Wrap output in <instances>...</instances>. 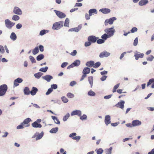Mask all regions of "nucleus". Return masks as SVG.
<instances>
[{
	"label": "nucleus",
	"instance_id": "obj_60",
	"mask_svg": "<svg viewBox=\"0 0 154 154\" xmlns=\"http://www.w3.org/2000/svg\"><path fill=\"white\" fill-rule=\"evenodd\" d=\"M51 87L52 89H56L57 88V85L56 84H53L51 85Z\"/></svg>",
	"mask_w": 154,
	"mask_h": 154
},
{
	"label": "nucleus",
	"instance_id": "obj_25",
	"mask_svg": "<svg viewBox=\"0 0 154 154\" xmlns=\"http://www.w3.org/2000/svg\"><path fill=\"white\" fill-rule=\"evenodd\" d=\"M88 81L91 85V87H92L93 84V77L92 76H89L88 78Z\"/></svg>",
	"mask_w": 154,
	"mask_h": 154
},
{
	"label": "nucleus",
	"instance_id": "obj_46",
	"mask_svg": "<svg viewBox=\"0 0 154 154\" xmlns=\"http://www.w3.org/2000/svg\"><path fill=\"white\" fill-rule=\"evenodd\" d=\"M24 127H26L24 126V125L23 124L22 122L20 124V125H18L17 127V129H22Z\"/></svg>",
	"mask_w": 154,
	"mask_h": 154
},
{
	"label": "nucleus",
	"instance_id": "obj_13",
	"mask_svg": "<svg viewBox=\"0 0 154 154\" xmlns=\"http://www.w3.org/2000/svg\"><path fill=\"white\" fill-rule=\"evenodd\" d=\"M105 122L107 125L111 123L110 117L109 115H107L105 116Z\"/></svg>",
	"mask_w": 154,
	"mask_h": 154
},
{
	"label": "nucleus",
	"instance_id": "obj_58",
	"mask_svg": "<svg viewBox=\"0 0 154 154\" xmlns=\"http://www.w3.org/2000/svg\"><path fill=\"white\" fill-rule=\"evenodd\" d=\"M76 135V134L75 133H73L69 135V137H70L72 138H72L74 137H75Z\"/></svg>",
	"mask_w": 154,
	"mask_h": 154
},
{
	"label": "nucleus",
	"instance_id": "obj_51",
	"mask_svg": "<svg viewBox=\"0 0 154 154\" xmlns=\"http://www.w3.org/2000/svg\"><path fill=\"white\" fill-rule=\"evenodd\" d=\"M29 58L32 63H35L36 62V61L33 57L30 56H29Z\"/></svg>",
	"mask_w": 154,
	"mask_h": 154
},
{
	"label": "nucleus",
	"instance_id": "obj_54",
	"mask_svg": "<svg viewBox=\"0 0 154 154\" xmlns=\"http://www.w3.org/2000/svg\"><path fill=\"white\" fill-rule=\"evenodd\" d=\"M91 43L89 41L86 42H85V47L88 46H90L91 45Z\"/></svg>",
	"mask_w": 154,
	"mask_h": 154
},
{
	"label": "nucleus",
	"instance_id": "obj_27",
	"mask_svg": "<svg viewBox=\"0 0 154 154\" xmlns=\"http://www.w3.org/2000/svg\"><path fill=\"white\" fill-rule=\"evenodd\" d=\"M24 92L26 95H29L30 94L29 88L27 87H25L24 90Z\"/></svg>",
	"mask_w": 154,
	"mask_h": 154
},
{
	"label": "nucleus",
	"instance_id": "obj_42",
	"mask_svg": "<svg viewBox=\"0 0 154 154\" xmlns=\"http://www.w3.org/2000/svg\"><path fill=\"white\" fill-rule=\"evenodd\" d=\"M108 38H109V37H108V35L106 33H105L101 36V38L103 40H106Z\"/></svg>",
	"mask_w": 154,
	"mask_h": 154
},
{
	"label": "nucleus",
	"instance_id": "obj_9",
	"mask_svg": "<svg viewBox=\"0 0 154 154\" xmlns=\"http://www.w3.org/2000/svg\"><path fill=\"white\" fill-rule=\"evenodd\" d=\"M54 11L55 12L56 15L60 18H62L65 17L66 16L64 13H63L61 12L56 10H54Z\"/></svg>",
	"mask_w": 154,
	"mask_h": 154
},
{
	"label": "nucleus",
	"instance_id": "obj_29",
	"mask_svg": "<svg viewBox=\"0 0 154 154\" xmlns=\"http://www.w3.org/2000/svg\"><path fill=\"white\" fill-rule=\"evenodd\" d=\"M51 117L52 119L54 120L55 123L57 124H60V122L57 117L55 116H52Z\"/></svg>",
	"mask_w": 154,
	"mask_h": 154
},
{
	"label": "nucleus",
	"instance_id": "obj_50",
	"mask_svg": "<svg viewBox=\"0 0 154 154\" xmlns=\"http://www.w3.org/2000/svg\"><path fill=\"white\" fill-rule=\"evenodd\" d=\"M67 97L70 98H72L74 97V95L73 94H72L71 93H69L67 94Z\"/></svg>",
	"mask_w": 154,
	"mask_h": 154
},
{
	"label": "nucleus",
	"instance_id": "obj_1",
	"mask_svg": "<svg viewBox=\"0 0 154 154\" xmlns=\"http://www.w3.org/2000/svg\"><path fill=\"white\" fill-rule=\"evenodd\" d=\"M8 89V87L6 85L3 84L0 86V96L4 95L6 93Z\"/></svg>",
	"mask_w": 154,
	"mask_h": 154
},
{
	"label": "nucleus",
	"instance_id": "obj_20",
	"mask_svg": "<svg viewBox=\"0 0 154 154\" xmlns=\"http://www.w3.org/2000/svg\"><path fill=\"white\" fill-rule=\"evenodd\" d=\"M32 126L34 128H41L42 127V125L39 123H38L36 122H35L32 124Z\"/></svg>",
	"mask_w": 154,
	"mask_h": 154
},
{
	"label": "nucleus",
	"instance_id": "obj_15",
	"mask_svg": "<svg viewBox=\"0 0 154 154\" xmlns=\"http://www.w3.org/2000/svg\"><path fill=\"white\" fill-rule=\"evenodd\" d=\"M152 84L151 87V88H154V79H150L147 84V86L148 87Z\"/></svg>",
	"mask_w": 154,
	"mask_h": 154
},
{
	"label": "nucleus",
	"instance_id": "obj_56",
	"mask_svg": "<svg viewBox=\"0 0 154 154\" xmlns=\"http://www.w3.org/2000/svg\"><path fill=\"white\" fill-rule=\"evenodd\" d=\"M53 91V89L51 88H50L48 89V91L46 92V95H48L50 94Z\"/></svg>",
	"mask_w": 154,
	"mask_h": 154
},
{
	"label": "nucleus",
	"instance_id": "obj_26",
	"mask_svg": "<svg viewBox=\"0 0 154 154\" xmlns=\"http://www.w3.org/2000/svg\"><path fill=\"white\" fill-rule=\"evenodd\" d=\"M80 64V61L79 60H76L72 63L73 66H79Z\"/></svg>",
	"mask_w": 154,
	"mask_h": 154
},
{
	"label": "nucleus",
	"instance_id": "obj_6",
	"mask_svg": "<svg viewBox=\"0 0 154 154\" xmlns=\"http://www.w3.org/2000/svg\"><path fill=\"white\" fill-rule=\"evenodd\" d=\"M116 19L115 17L110 18L109 19H106L105 21L104 24L105 26H107L108 24H112L114 21Z\"/></svg>",
	"mask_w": 154,
	"mask_h": 154
},
{
	"label": "nucleus",
	"instance_id": "obj_21",
	"mask_svg": "<svg viewBox=\"0 0 154 154\" xmlns=\"http://www.w3.org/2000/svg\"><path fill=\"white\" fill-rule=\"evenodd\" d=\"M100 11H101L103 14H106L110 13V10L109 9L105 8L100 9Z\"/></svg>",
	"mask_w": 154,
	"mask_h": 154
},
{
	"label": "nucleus",
	"instance_id": "obj_2",
	"mask_svg": "<svg viewBox=\"0 0 154 154\" xmlns=\"http://www.w3.org/2000/svg\"><path fill=\"white\" fill-rule=\"evenodd\" d=\"M63 21H60L56 22L53 24L52 29L54 30L59 29L63 26Z\"/></svg>",
	"mask_w": 154,
	"mask_h": 154
},
{
	"label": "nucleus",
	"instance_id": "obj_5",
	"mask_svg": "<svg viewBox=\"0 0 154 154\" xmlns=\"http://www.w3.org/2000/svg\"><path fill=\"white\" fill-rule=\"evenodd\" d=\"M6 26L9 29H11L15 25V23L11 22L9 19H6L5 20Z\"/></svg>",
	"mask_w": 154,
	"mask_h": 154
},
{
	"label": "nucleus",
	"instance_id": "obj_28",
	"mask_svg": "<svg viewBox=\"0 0 154 154\" xmlns=\"http://www.w3.org/2000/svg\"><path fill=\"white\" fill-rule=\"evenodd\" d=\"M11 38L13 41L15 40L17 38L16 35L14 32H12L10 35Z\"/></svg>",
	"mask_w": 154,
	"mask_h": 154
},
{
	"label": "nucleus",
	"instance_id": "obj_64",
	"mask_svg": "<svg viewBox=\"0 0 154 154\" xmlns=\"http://www.w3.org/2000/svg\"><path fill=\"white\" fill-rule=\"evenodd\" d=\"M68 63L67 62H64L62 63L61 65V67L62 68H64L66 67L68 64Z\"/></svg>",
	"mask_w": 154,
	"mask_h": 154
},
{
	"label": "nucleus",
	"instance_id": "obj_47",
	"mask_svg": "<svg viewBox=\"0 0 154 154\" xmlns=\"http://www.w3.org/2000/svg\"><path fill=\"white\" fill-rule=\"evenodd\" d=\"M112 148V147L107 149L106 151V154H111Z\"/></svg>",
	"mask_w": 154,
	"mask_h": 154
},
{
	"label": "nucleus",
	"instance_id": "obj_43",
	"mask_svg": "<svg viewBox=\"0 0 154 154\" xmlns=\"http://www.w3.org/2000/svg\"><path fill=\"white\" fill-rule=\"evenodd\" d=\"M88 94L91 96H94L95 95V93L92 91H90L88 92Z\"/></svg>",
	"mask_w": 154,
	"mask_h": 154
},
{
	"label": "nucleus",
	"instance_id": "obj_4",
	"mask_svg": "<svg viewBox=\"0 0 154 154\" xmlns=\"http://www.w3.org/2000/svg\"><path fill=\"white\" fill-rule=\"evenodd\" d=\"M104 31L108 35V37H110L113 35L115 31L113 28H111L106 29Z\"/></svg>",
	"mask_w": 154,
	"mask_h": 154
},
{
	"label": "nucleus",
	"instance_id": "obj_23",
	"mask_svg": "<svg viewBox=\"0 0 154 154\" xmlns=\"http://www.w3.org/2000/svg\"><path fill=\"white\" fill-rule=\"evenodd\" d=\"M148 2L147 0H141L139 2V5L141 6L145 5Z\"/></svg>",
	"mask_w": 154,
	"mask_h": 154
},
{
	"label": "nucleus",
	"instance_id": "obj_49",
	"mask_svg": "<svg viewBox=\"0 0 154 154\" xmlns=\"http://www.w3.org/2000/svg\"><path fill=\"white\" fill-rule=\"evenodd\" d=\"M103 152V150L101 148H99L97 150V154H101Z\"/></svg>",
	"mask_w": 154,
	"mask_h": 154
},
{
	"label": "nucleus",
	"instance_id": "obj_14",
	"mask_svg": "<svg viewBox=\"0 0 154 154\" xmlns=\"http://www.w3.org/2000/svg\"><path fill=\"white\" fill-rule=\"evenodd\" d=\"M125 103V101L123 100H122L118 102L116 106L117 107H119L121 109H123L124 107V104Z\"/></svg>",
	"mask_w": 154,
	"mask_h": 154
},
{
	"label": "nucleus",
	"instance_id": "obj_39",
	"mask_svg": "<svg viewBox=\"0 0 154 154\" xmlns=\"http://www.w3.org/2000/svg\"><path fill=\"white\" fill-rule=\"evenodd\" d=\"M48 68L47 66H46L45 68H42L39 69V71L41 72H46L48 70Z\"/></svg>",
	"mask_w": 154,
	"mask_h": 154
},
{
	"label": "nucleus",
	"instance_id": "obj_57",
	"mask_svg": "<svg viewBox=\"0 0 154 154\" xmlns=\"http://www.w3.org/2000/svg\"><path fill=\"white\" fill-rule=\"evenodd\" d=\"M15 80L17 82H18V83H21L23 81V79H22L20 78H18Z\"/></svg>",
	"mask_w": 154,
	"mask_h": 154
},
{
	"label": "nucleus",
	"instance_id": "obj_34",
	"mask_svg": "<svg viewBox=\"0 0 154 154\" xmlns=\"http://www.w3.org/2000/svg\"><path fill=\"white\" fill-rule=\"evenodd\" d=\"M43 75V73L39 72L34 74V76L37 79H39L41 76Z\"/></svg>",
	"mask_w": 154,
	"mask_h": 154
},
{
	"label": "nucleus",
	"instance_id": "obj_36",
	"mask_svg": "<svg viewBox=\"0 0 154 154\" xmlns=\"http://www.w3.org/2000/svg\"><path fill=\"white\" fill-rule=\"evenodd\" d=\"M69 20L68 18H66L65 21L64 26H69Z\"/></svg>",
	"mask_w": 154,
	"mask_h": 154
},
{
	"label": "nucleus",
	"instance_id": "obj_38",
	"mask_svg": "<svg viewBox=\"0 0 154 154\" xmlns=\"http://www.w3.org/2000/svg\"><path fill=\"white\" fill-rule=\"evenodd\" d=\"M119 84H118L114 87L112 90V92L113 93H114L116 91V90L119 87Z\"/></svg>",
	"mask_w": 154,
	"mask_h": 154
},
{
	"label": "nucleus",
	"instance_id": "obj_37",
	"mask_svg": "<svg viewBox=\"0 0 154 154\" xmlns=\"http://www.w3.org/2000/svg\"><path fill=\"white\" fill-rule=\"evenodd\" d=\"M70 115L69 113H67L63 117V120L64 121H66L69 117Z\"/></svg>",
	"mask_w": 154,
	"mask_h": 154
},
{
	"label": "nucleus",
	"instance_id": "obj_30",
	"mask_svg": "<svg viewBox=\"0 0 154 154\" xmlns=\"http://www.w3.org/2000/svg\"><path fill=\"white\" fill-rule=\"evenodd\" d=\"M58 130V128L56 127L53 128L50 131V132L51 133H56Z\"/></svg>",
	"mask_w": 154,
	"mask_h": 154
},
{
	"label": "nucleus",
	"instance_id": "obj_45",
	"mask_svg": "<svg viewBox=\"0 0 154 154\" xmlns=\"http://www.w3.org/2000/svg\"><path fill=\"white\" fill-rule=\"evenodd\" d=\"M97 43L98 44H101L104 42V40L103 39H100L97 40Z\"/></svg>",
	"mask_w": 154,
	"mask_h": 154
},
{
	"label": "nucleus",
	"instance_id": "obj_35",
	"mask_svg": "<svg viewBox=\"0 0 154 154\" xmlns=\"http://www.w3.org/2000/svg\"><path fill=\"white\" fill-rule=\"evenodd\" d=\"M82 25H79L78 27L73 28L74 31L78 32L82 28Z\"/></svg>",
	"mask_w": 154,
	"mask_h": 154
},
{
	"label": "nucleus",
	"instance_id": "obj_48",
	"mask_svg": "<svg viewBox=\"0 0 154 154\" xmlns=\"http://www.w3.org/2000/svg\"><path fill=\"white\" fill-rule=\"evenodd\" d=\"M154 58V57L152 55H150L149 57H147L146 59V60L148 61H151Z\"/></svg>",
	"mask_w": 154,
	"mask_h": 154
},
{
	"label": "nucleus",
	"instance_id": "obj_22",
	"mask_svg": "<svg viewBox=\"0 0 154 154\" xmlns=\"http://www.w3.org/2000/svg\"><path fill=\"white\" fill-rule=\"evenodd\" d=\"M43 132H42L41 133L38 134V135H36L35 134L34 136V137H36V140L41 139L42 137H43Z\"/></svg>",
	"mask_w": 154,
	"mask_h": 154
},
{
	"label": "nucleus",
	"instance_id": "obj_11",
	"mask_svg": "<svg viewBox=\"0 0 154 154\" xmlns=\"http://www.w3.org/2000/svg\"><path fill=\"white\" fill-rule=\"evenodd\" d=\"M110 55V54L109 53L106 51H104L100 53L99 57L100 58H103L104 57H107Z\"/></svg>",
	"mask_w": 154,
	"mask_h": 154
},
{
	"label": "nucleus",
	"instance_id": "obj_33",
	"mask_svg": "<svg viewBox=\"0 0 154 154\" xmlns=\"http://www.w3.org/2000/svg\"><path fill=\"white\" fill-rule=\"evenodd\" d=\"M44 57V56L43 54H40L37 56L36 59L37 60L39 61L43 59Z\"/></svg>",
	"mask_w": 154,
	"mask_h": 154
},
{
	"label": "nucleus",
	"instance_id": "obj_19",
	"mask_svg": "<svg viewBox=\"0 0 154 154\" xmlns=\"http://www.w3.org/2000/svg\"><path fill=\"white\" fill-rule=\"evenodd\" d=\"M144 56V54L143 53H137L135 54L134 57L136 60H138L139 58H143Z\"/></svg>",
	"mask_w": 154,
	"mask_h": 154
},
{
	"label": "nucleus",
	"instance_id": "obj_18",
	"mask_svg": "<svg viewBox=\"0 0 154 154\" xmlns=\"http://www.w3.org/2000/svg\"><path fill=\"white\" fill-rule=\"evenodd\" d=\"M133 127L140 125L141 124V122L138 120H134L132 122Z\"/></svg>",
	"mask_w": 154,
	"mask_h": 154
},
{
	"label": "nucleus",
	"instance_id": "obj_3",
	"mask_svg": "<svg viewBox=\"0 0 154 154\" xmlns=\"http://www.w3.org/2000/svg\"><path fill=\"white\" fill-rule=\"evenodd\" d=\"M90 72V69L88 67H85L82 71L83 75L80 79V81H82L87 76V74L89 73Z\"/></svg>",
	"mask_w": 154,
	"mask_h": 154
},
{
	"label": "nucleus",
	"instance_id": "obj_53",
	"mask_svg": "<svg viewBox=\"0 0 154 154\" xmlns=\"http://www.w3.org/2000/svg\"><path fill=\"white\" fill-rule=\"evenodd\" d=\"M138 42V40L137 38H135L134 41V42L133 43L134 45V46H136Z\"/></svg>",
	"mask_w": 154,
	"mask_h": 154
},
{
	"label": "nucleus",
	"instance_id": "obj_16",
	"mask_svg": "<svg viewBox=\"0 0 154 154\" xmlns=\"http://www.w3.org/2000/svg\"><path fill=\"white\" fill-rule=\"evenodd\" d=\"M38 91V89L34 87H32V90L30 91V94L32 96L35 95Z\"/></svg>",
	"mask_w": 154,
	"mask_h": 154
},
{
	"label": "nucleus",
	"instance_id": "obj_10",
	"mask_svg": "<svg viewBox=\"0 0 154 154\" xmlns=\"http://www.w3.org/2000/svg\"><path fill=\"white\" fill-rule=\"evenodd\" d=\"M31 121V119L30 118H27L25 119L22 122L23 124L24 125V126L26 127H29L30 125L29 122Z\"/></svg>",
	"mask_w": 154,
	"mask_h": 154
},
{
	"label": "nucleus",
	"instance_id": "obj_55",
	"mask_svg": "<svg viewBox=\"0 0 154 154\" xmlns=\"http://www.w3.org/2000/svg\"><path fill=\"white\" fill-rule=\"evenodd\" d=\"M137 30V29L135 27H133L132 29L131 30V33H134L136 32Z\"/></svg>",
	"mask_w": 154,
	"mask_h": 154
},
{
	"label": "nucleus",
	"instance_id": "obj_63",
	"mask_svg": "<svg viewBox=\"0 0 154 154\" xmlns=\"http://www.w3.org/2000/svg\"><path fill=\"white\" fill-rule=\"evenodd\" d=\"M77 51L76 50H74L72 52H71L70 54L73 56H75L77 54Z\"/></svg>",
	"mask_w": 154,
	"mask_h": 154
},
{
	"label": "nucleus",
	"instance_id": "obj_7",
	"mask_svg": "<svg viewBox=\"0 0 154 154\" xmlns=\"http://www.w3.org/2000/svg\"><path fill=\"white\" fill-rule=\"evenodd\" d=\"M99 38L98 37H96L95 36L90 35L88 37V40L91 43H94Z\"/></svg>",
	"mask_w": 154,
	"mask_h": 154
},
{
	"label": "nucleus",
	"instance_id": "obj_62",
	"mask_svg": "<svg viewBox=\"0 0 154 154\" xmlns=\"http://www.w3.org/2000/svg\"><path fill=\"white\" fill-rule=\"evenodd\" d=\"M80 136H77L74 137L72 138V139L74 140H79L80 139Z\"/></svg>",
	"mask_w": 154,
	"mask_h": 154
},
{
	"label": "nucleus",
	"instance_id": "obj_44",
	"mask_svg": "<svg viewBox=\"0 0 154 154\" xmlns=\"http://www.w3.org/2000/svg\"><path fill=\"white\" fill-rule=\"evenodd\" d=\"M61 99L63 102L64 103H67L68 101V99L65 97H62Z\"/></svg>",
	"mask_w": 154,
	"mask_h": 154
},
{
	"label": "nucleus",
	"instance_id": "obj_41",
	"mask_svg": "<svg viewBox=\"0 0 154 154\" xmlns=\"http://www.w3.org/2000/svg\"><path fill=\"white\" fill-rule=\"evenodd\" d=\"M101 65L100 63V62H98L95 63L94 64L93 67L94 68H97L99 67Z\"/></svg>",
	"mask_w": 154,
	"mask_h": 154
},
{
	"label": "nucleus",
	"instance_id": "obj_61",
	"mask_svg": "<svg viewBox=\"0 0 154 154\" xmlns=\"http://www.w3.org/2000/svg\"><path fill=\"white\" fill-rule=\"evenodd\" d=\"M87 116L85 115H83L82 116H81L80 117V119H81L82 120H83L84 119H85L87 118Z\"/></svg>",
	"mask_w": 154,
	"mask_h": 154
},
{
	"label": "nucleus",
	"instance_id": "obj_12",
	"mask_svg": "<svg viewBox=\"0 0 154 154\" xmlns=\"http://www.w3.org/2000/svg\"><path fill=\"white\" fill-rule=\"evenodd\" d=\"M42 79L46 80L48 82H49L51 80L53 79V77L52 76L49 75H46L45 76L42 77Z\"/></svg>",
	"mask_w": 154,
	"mask_h": 154
},
{
	"label": "nucleus",
	"instance_id": "obj_8",
	"mask_svg": "<svg viewBox=\"0 0 154 154\" xmlns=\"http://www.w3.org/2000/svg\"><path fill=\"white\" fill-rule=\"evenodd\" d=\"M13 12L14 14L18 15H21L22 13L21 10L17 7H14L13 10Z\"/></svg>",
	"mask_w": 154,
	"mask_h": 154
},
{
	"label": "nucleus",
	"instance_id": "obj_31",
	"mask_svg": "<svg viewBox=\"0 0 154 154\" xmlns=\"http://www.w3.org/2000/svg\"><path fill=\"white\" fill-rule=\"evenodd\" d=\"M95 13L96 14L97 13V10L95 9H92L90 10L89 11V14L90 15H92V14Z\"/></svg>",
	"mask_w": 154,
	"mask_h": 154
},
{
	"label": "nucleus",
	"instance_id": "obj_24",
	"mask_svg": "<svg viewBox=\"0 0 154 154\" xmlns=\"http://www.w3.org/2000/svg\"><path fill=\"white\" fill-rule=\"evenodd\" d=\"M94 62L93 61H90L87 62L86 64V66L89 67H92L94 66Z\"/></svg>",
	"mask_w": 154,
	"mask_h": 154
},
{
	"label": "nucleus",
	"instance_id": "obj_40",
	"mask_svg": "<svg viewBox=\"0 0 154 154\" xmlns=\"http://www.w3.org/2000/svg\"><path fill=\"white\" fill-rule=\"evenodd\" d=\"M19 19V17L17 15H14L12 18V20L15 21L18 20Z\"/></svg>",
	"mask_w": 154,
	"mask_h": 154
},
{
	"label": "nucleus",
	"instance_id": "obj_32",
	"mask_svg": "<svg viewBox=\"0 0 154 154\" xmlns=\"http://www.w3.org/2000/svg\"><path fill=\"white\" fill-rule=\"evenodd\" d=\"M39 52L38 48V47H36L32 50V52L34 55H35L38 53Z\"/></svg>",
	"mask_w": 154,
	"mask_h": 154
},
{
	"label": "nucleus",
	"instance_id": "obj_59",
	"mask_svg": "<svg viewBox=\"0 0 154 154\" xmlns=\"http://www.w3.org/2000/svg\"><path fill=\"white\" fill-rule=\"evenodd\" d=\"M46 30H41L40 32V35H42L46 33Z\"/></svg>",
	"mask_w": 154,
	"mask_h": 154
},
{
	"label": "nucleus",
	"instance_id": "obj_52",
	"mask_svg": "<svg viewBox=\"0 0 154 154\" xmlns=\"http://www.w3.org/2000/svg\"><path fill=\"white\" fill-rule=\"evenodd\" d=\"M0 52L3 54L5 52V50L4 47L2 45H0Z\"/></svg>",
	"mask_w": 154,
	"mask_h": 154
},
{
	"label": "nucleus",
	"instance_id": "obj_17",
	"mask_svg": "<svg viewBox=\"0 0 154 154\" xmlns=\"http://www.w3.org/2000/svg\"><path fill=\"white\" fill-rule=\"evenodd\" d=\"M81 112L79 110H76L73 111L71 113V115L72 116L75 115H77L78 116H81Z\"/></svg>",
	"mask_w": 154,
	"mask_h": 154
}]
</instances>
